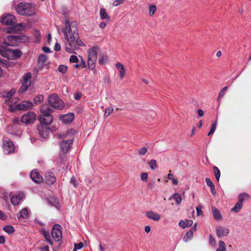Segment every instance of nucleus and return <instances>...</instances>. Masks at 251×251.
<instances>
[{
    "mask_svg": "<svg viewBox=\"0 0 251 251\" xmlns=\"http://www.w3.org/2000/svg\"><path fill=\"white\" fill-rule=\"evenodd\" d=\"M74 114L72 113L60 116V120L65 124L71 123L74 119Z\"/></svg>",
    "mask_w": 251,
    "mask_h": 251,
    "instance_id": "nucleus-15",
    "label": "nucleus"
},
{
    "mask_svg": "<svg viewBox=\"0 0 251 251\" xmlns=\"http://www.w3.org/2000/svg\"><path fill=\"white\" fill-rule=\"evenodd\" d=\"M44 100V96L42 95L36 96L34 99V102L36 104L41 102Z\"/></svg>",
    "mask_w": 251,
    "mask_h": 251,
    "instance_id": "nucleus-39",
    "label": "nucleus"
},
{
    "mask_svg": "<svg viewBox=\"0 0 251 251\" xmlns=\"http://www.w3.org/2000/svg\"><path fill=\"white\" fill-rule=\"evenodd\" d=\"M150 168L152 170H155L157 168V161L155 159H151L148 163Z\"/></svg>",
    "mask_w": 251,
    "mask_h": 251,
    "instance_id": "nucleus-38",
    "label": "nucleus"
},
{
    "mask_svg": "<svg viewBox=\"0 0 251 251\" xmlns=\"http://www.w3.org/2000/svg\"><path fill=\"white\" fill-rule=\"evenodd\" d=\"M216 251H226V244L222 240L219 241V247Z\"/></svg>",
    "mask_w": 251,
    "mask_h": 251,
    "instance_id": "nucleus-32",
    "label": "nucleus"
},
{
    "mask_svg": "<svg viewBox=\"0 0 251 251\" xmlns=\"http://www.w3.org/2000/svg\"><path fill=\"white\" fill-rule=\"evenodd\" d=\"M83 247V244L82 242H80L78 244H75L74 245V248L73 249V251H76L78 250L81 249Z\"/></svg>",
    "mask_w": 251,
    "mask_h": 251,
    "instance_id": "nucleus-49",
    "label": "nucleus"
},
{
    "mask_svg": "<svg viewBox=\"0 0 251 251\" xmlns=\"http://www.w3.org/2000/svg\"><path fill=\"white\" fill-rule=\"evenodd\" d=\"M99 26H100V28L103 29V28H104L106 27V23L105 22H101V23L100 24Z\"/></svg>",
    "mask_w": 251,
    "mask_h": 251,
    "instance_id": "nucleus-59",
    "label": "nucleus"
},
{
    "mask_svg": "<svg viewBox=\"0 0 251 251\" xmlns=\"http://www.w3.org/2000/svg\"><path fill=\"white\" fill-rule=\"evenodd\" d=\"M29 213V210L27 208H24L17 214V218L19 220L26 219L28 217Z\"/></svg>",
    "mask_w": 251,
    "mask_h": 251,
    "instance_id": "nucleus-21",
    "label": "nucleus"
},
{
    "mask_svg": "<svg viewBox=\"0 0 251 251\" xmlns=\"http://www.w3.org/2000/svg\"><path fill=\"white\" fill-rule=\"evenodd\" d=\"M156 11V7L155 5H152L150 6L149 8V15L150 16H152Z\"/></svg>",
    "mask_w": 251,
    "mask_h": 251,
    "instance_id": "nucleus-46",
    "label": "nucleus"
},
{
    "mask_svg": "<svg viewBox=\"0 0 251 251\" xmlns=\"http://www.w3.org/2000/svg\"><path fill=\"white\" fill-rule=\"evenodd\" d=\"M25 26V25L24 23H20L15 26L13 29L15 31H21L24 29Z\"/></svg>",
    "mask_w": 251,
    "mask_h": 251,
    "instance_id": "nucleus-43",
    "label": "nucleus"
},
{
    "mask_svg": "<svg viewBox=\"0 0 251 251\" xmlns=\"http://www.w3.org/2000/svg\"><path fill=\"white\" fill-rule=\"evenodd\" d=\"M81 94L79 93H75L74 94V98L75 100H79L81 97Z\"/></svg>",
    "mask_w": 251,
    "mask_h": 251,
    "instance_id": "nucleus-57",
    "label": "nucleus"
},
{
    "mask_svg": "<svg viewBox=\"0 0 251 251\" xmlns=\"http://www.w3.org/2000/svg\"><path fill=\"white\" fill-rule=\"evenodd\" d=\"M98 48L97 47H93L89 49L88 51V65L89 69L94 70L95 68V63L97 60V53Z\"/></svg>",
    "mask_w": 251,
    "mask_h": 251,
    "instance_id": "nucleus-5",
    "label": "nucleus"
},
{
    "mask_svg": "<svg viewBox=\"0 0 251 251\" xmlns=\"http://www.w3.org/2000/svg\"><path fill=\"white\" fill-rule=\"evenodd\" d=\"M107 61V57L106 56L102 55L99 58L98 62L100 65L105 64Z\"/></svg>",
    "mask_w": 251,
    "mask_h": 251,
    "instance_id": "nucleus-47",
    "label": "nucleus"
},
{
    "mask_svg": "<svg viewBox=\"0 0 251 251\" xmlns=\"http://www.w3.org/2000/svg\"><path fill=\"white\" fill-rule=\"evenodd\" d=\"M148 178V174L147 173H143L141 174V179L144 182H147Z\"/></svg>",
    "mask_w": 251,
    "mask_h": 251,
    "instance_id": "nucleus-50",
    "label": "nucleus"
},
{
    "mask_svg": "<svg viewBox=\"0 0 251 251\" xmlns=\"http://www.w3.org/2000/svg\"><path fill=\"white\" fill-rule=\"evenodd\" d=\"M196 210H197V214L198 216L201 215L202 211H201V208H200L199 207H197Z\"/></svg>",
    "mask_w": 251,
    "mask_h": 251,
    "instance_id": "nucleus-58",
    "label": "nucleus"
},
{
    "mask_svg": "<svg viewBox=\"0 0 251 251\" xmlns=\"http://www.w3.org/2000/svg\"><path fill=\"white\" fill-rule=\"evenodd\" d=\"M51 235L56 241H60L62 238L61 227L59 225H55L51 230Z\"/></svg>",
    "mask_w": 251,
    "mask_h": 251,
    "instance_id": "nucleus-11",
    "label": "nucleus"
},
{
    "mask_svg": "<svg viewBox=\"0 0 251 251\" xmlns=\"http://www.w3.org/2000/svg\"><path fill=\"white\" fill-rule=\"evenodd\" d=\"M193 236V230H190L186 234L184 235L183 237V240L185 242H187L188 240L192 239Z\"/></svg>",
    "mask_w": 251,
    "mask_h": 251,
    "instance_id": "nucleus-34",
    "label": "nucleus"
},
{
    "mask_svg": "<svg viewBox=\"0 0 251 251\" xmlns=\"http://www.w3.org/2000/svg\"><path fill=\"white\" fill-rule=\"evenodd\" d=\"M73 130L67 131L66 134L61 135L63 140L60 142V147L64 153H67L70 149L74 141Z\"/></svg>",
    "mask_w": 251,
    "mask_h": 251,
    "instance_id": "nucleus-3",
    "label": "nucleus"
},
{
    "mask_svg": "<svg viewBox=\"0 0 251 251\" xmlns=\"http://www.w3.org/2000/svg\"><path fill=\"white\" fill-rule=\"evenodd\" d=\"M100 16L101 20H105L107 22H108L110 20V16L107 13L106 10L104 7L100 8Z\"/></svg>",
    "mask_w": 251,
    "mask_h": 251,
    "instance_id": "nucleus-24",
    "label": "nucleus"
},
{
    "mask_svg": "<svg viewBox=\"0 0 251 251\" xmlns=\"http://www.w3.org/2000/svg\"><path fill=\"white\" fill-rule=\"evenodd\" d=\"M151 230V227L149 226H147L145 227V231L147 233H149Z\"/></svg>",
    "mask_w": 251,
    "mask_h": 251,
    "instance_id": "nucleus-61",
    "label": "nucleus"
},
{
    "mask_svg": "<svg viewBox=\"0 0 251 251\" xmlns=\"http://www.w3.org/2000/svg\"><path fill=\"white\" fill-rule=\"evenodd\" d=\"M193 224V222L192 220H186L185 221L180 220L178 223V225L179 226L183 228H185L186 227H188L191 226Z\"/></svg>",
    "mask_w": 251,
    "mask_h": 251,
    "instance_id": "nucleus-27",
    "label": "nucleus"
},
{
    "mask_svg": "<svg viewBox=\"0 0 251 251\" xmlns=\"http://www.w3.org/2000/svg\"><path fill=\"white\" fill-rule=\"evenodd\" d=\"M78 61V58L76 55H71L70 58V61L71 63H76Z\"/></svg>",
    "mask_w": 251,
    "mask_h": 251,
    "instance_id": "nucleus-52",
    "label": "nucleus"
},
{
    "mask_svg": "<svg viewBox=\"0 0 251 251\" xmlns=\"http://www.w3.org/2000/svg\"><path fill=\"white\" fill-rule=\"evenodd\" d=\"M25 195L23 193H19L14 195L11 198V202L14 205H18L24 199Z\"/></svg>",
    "mask_w": 251,
    "mask_h": 251,
    "instance_id": "nucleus-14",
    "label": "nucleus"
},
{
    "mask_svg": "<svg viewBox=\"0 0 251 251\" xmlns=\"http://www.w3.org/2000/svg\"><path fill=\"white\" fill-rule=\"evenodd\" d=\"M147 217L154 221H158L161 219V215L158 213H155L152 211H148L146 213Z\"/></svg>",
    "mask_w": 251,
    "mask_h": 251,
    "instance_id": "nucleus-22",
    "label": "nucleus"
},
{
    "mask_svg": "<svg viewBox=\"0 0 251 251\" xmlns=\"http://www.w3.org/2000/svg\"><path fill=\"white\" fill-rule=\"evenodd\" d=\"M243 202L239 201L236 203L235 206L231 209V211L234 212L235 213L239 212L243 206Z\"/></svg>",
    "mask_w": 251,
    "mask_h": 251,
    "instance_id": "nucleus-31",
    "label": "nucleus"
},
{
    "mask_svg": "<svg viewBox=\"0 0 251 251\" xmlns=\"http://www.w3.org/2000/svg\"><path fill=\"white\" fill-rule=\"evenodd\" d=\"M227 87L226 86V87H224L223 88H222V89L220 91V92L219 93V96H218V99H219L221 97H222L224 95L225 92L227 89Z\"/></svg>",
    "mask_w": 251,
    "mask_h": 251,
    "instance_id": "nucleus-53",
    "label": "nucleus"
},
{
    "mask_svg": "<svg viewBox=\"0 0 251 251\" xmlns=\"http://www.w3.org/2000/svg\"><path fill=\"white\" fill-rule=\"evenodd\" d=\"M45 180L48 184H52L56 181V177L52 172H47L45 175Z\"/></svg>",
    "mask_w": 251,
    "mask_h": 251,
    "instance_id": "nucleus-20",
    "label": "nucleus"
},
{
    "mask_svg": "<svg viewBox=\"0 0 251 251\" xmlns=\"http://www.w3.org/2000/svg\"><path fill=\"white\" fill-rule=\"evenodd\" d=\"M167 177L169 180L172 181L173 184L174 185H176L178 184V182L177 179L174 177V176L172 174H169Z\"/></svg>",
    "mask_w": 251,
    "mask_h": 251,
    "instance_id": "nucleus-40",
    "label": "nucleus"
},
{
    "mask_svg": "<svg viewBox=\"0 0 251 251\" xmlns=\"http://www.w3.org/2000/svg\"><path fill=\"white\" fill-rule=\"evenodd\" d=\"M209 243L213 247H215L216 241L215 239L213 238L211 234H210L209 236Z\"/></svg>",
    "mask_w": 251,
    "mask_h": 251,
    "instance_id": "nucleus-48",
    "label": "nucleus"
},
{
    "mask_svg": "<svg viewBox=\"0 0 251 251\" xmlns=\"http://www.w3.org/2000/svg\"><path fill=\"white\" fill-rule=\"evenodd\" d=\"M228 228L224 226H218L216 229L217 235L219 238L226 236L229 233Z\"/></svg>",
    "mask_w": 251,
    "mask_h": 251,
    "instance_id": "nucleus-18",
    "label": "nucleus"
},
{
    "mask_svg": "<svg viewBox=\"0 0 251 251\" xmlns=\"http://www.w3.org/2000/svg\"><path fill=\"white\" fill-rule=\"evenodd\" d=\"M36 115L33 112H28L27 113L23 115L21 118V122L26 125H29L33 123L36 120Z\"/></svg>",
    "mask_w": 251,
    "mask_h": 251,
    "instance_id": "nucleus-9",
    "label": "nucleus"
},
{
    "mask_svg": "<svg viewBox=\"0 0 251 251\" xmlns=\"http://www.w3.org/2000/svg\"><path fill=\"white\" fill-rule=\"evenodd\" d=\"M3 230L10 234L13 233L15 231L14 227L10 225L5 226L3 227Z\"/></svg>",
    "mask_w": 251,
    "mask_h": 251,
    "instance_id": "nucleus-35",
    "label": "nucleus"
},
{
    "mask_svg": "<svg viewBox=\"0 0 251 251\" xmlns=\"http://www.w3.org/2000/svg\"><path fill=\"white\" fill-rule=\"evenodd\" d=\"M13 123L15 124H18L20 123L19 118L18 117H15L13 119Z\"/></svg>",
    "mask_w": 251,
    "mask_h": 251,
    "instance_id": "nucleus-62",
    "label": "nucleus"
},
{
    "mask_svg": "<svg viewBox=\"0 0 251 251\" xmlns=\"http://www.w3.org/2000/svg\"><path fill=\"white\" fill-rule=\"evenodd\" d=\"M116 67L119 70L121 79H123L125 77L126 74V70L124 65L120 62H117L116 64Z\"/></svg>",
    "mask_w": 251,
    "mask_h": 251,
    "instance_id": "nucleus-25",
    "label": "nucleus"
},
{
    "mask_svg": "<svg viewBox=\"0 0 251 251\" xmlns=\"http://www.w3.org/2000/svg\"><path fill=\"white\" fill-rule=\"evenodd\" d=\"M18 98L12 97L10 99H5L4 102L9 105L8 110L10 111L11 107H15L18 104Z\"/></svg>",
    "mask_w": 251,
    "mask_h": 251,
    "instance_id": "nucleus-23",
    "label": "nucleus"
},
{
    "mask_svg": "<svg viewBox=\"0 0 251 251\" xmlns=\"http://www.w3.org/2000/svg\"><path fill=\"white\" fill-rule=\"evenodd\" d=\"M42 251H49V247L48 246H44L41 248Z\"/></svg>",
    "mask_w": 251,
    "mask_h": 251,
    "instance_id": "nucleus-64",
    "label": "nucleus"
},
{
    "mask_svg": "<svg viewBox=\"0 0 251 251\" xmlns=\"http://www.w3.org/2000/svg\"><path fill=\"white\" fill-rule=\"evenodd\" d=\"M2 148L5 154L12 153L15 151V147L13 143L9 139L3 140Z\"/></svg>",
    "mask_w": 251,
    "mask_h": 251,
    "instance_id": "nucleus-10",
    "label": "nucleus"
},
{
    "mask_svg": "<svg viewBox=\"0 0 251 251\" xmlns=\"http://www.w3.org/2000/svg\"><path fill=\"white\" fill-rule=\"evenodd\" d=\"M124 2L123 0H115L113 3V6H118Z\"/></svg>",
    "mask_w": 251,
    "mask_h": 251,
    "instance_id": "nucleus-54",
    "label": "nucleus"
},
{
    "mask_svg": "<svg viewBox=\"0 0 251 251\" xmlns=\"http://www.w3.org/2000/svg\"><path fill=\"white\" fill-rule=\"evenodd\" d=\"M15 17L9 14L6 16H3L1 20V23L5 25H12L15 22Z\"/></svg>",
    "mask_w": 251,
    "mask_h": 251,
    "instance_id": "nucleus-12",
    "label": "nucleus"
},
{
    "mask_svg": "<svg viewBox=\"0 0 251 251\" xmlns=\"http://www.w3.org/2000/svg\"><path fill=\"white\" fill-rule=\"evenodd\" d=\"M61 49V47H60V45L59 44H58V43H56L55 45H54V50L56 51H59Z\"/></svg>",
    "mask_w": 251,
    "mask_h": 251,
    "instance_id": "nucleus-56",
    "label": "nucleus"
},
{
    "mask_svg": "<svg viewBox=\"0 0 251 251\" xmlns=\"http://www.w3.org/2000/svg\"><path fill=\"white\" fill-rule=\"evenodd\" d=\"M38 130L42 138L45 139L48 137L50 130L46 126L41 125L38 126Z\"/></svg>",
    "mask_w": 251,
    "mask_h": 251,
    "instance_id": "nucleus-16",
    "label": "nucleus"
},
{
    "mask_svg": "<svg viewBox=\"0 0 251 251\" xmlns=\"http://www.w3.org/2000/svg\"><path fill=\"white\" fill-rule=\"evenodd\" d=\"M30 178L35 182L38 183L42 181V176L36 170H33L30 173Z\"/></svg>",
    "mask_w": 251,
    "mask_h": 251,
    "instance_id": "nucleus-17",
    "label": "nucleus"
},
{
    "mask_svg": "<svg viewBox=\"0 0 251 251\" xmlns=\"http://www.w3.org/2000/svg\"><path fill=\"white\" fill-rule=\"evenodd\" d=\"M67 70V67L65 65H60L58 67V70L60 72L64 74Z\"/></svg>",
    "mask_w": 251,
    "mask_h": 251,
    "instance_id": "nucleus-51",
    "label": "nucleus"
},
{
    "mask_svg": "<svg viewBox=\"0 0 251 251\" xmlns=\"http://www.w3.org/2000/svg\"><path fill=\"white\" fill-rule=\"evenodd\" d=\"M17 127L14 125H10L7 126V132L13 135H19L21 133L20 130H16Z\"/></svg>",
    "mask_w": 251,
    "mask_h": 251,
    "instance_id": "nucleus-30",
    "label": "nucleus"
},
{
    "mask_svg": "<svg viewBox=\"0 0 251 251\" xmlns=\"http://www.w3.org/2000/svg\"><path fill=\"white\" fill-rule=\"evenodd\" d=\"M16 92V89L13 88L10 91H4L2 93V95L3 97L5 98V99H10L13 97Z\"/></svg>",
    "mask_w": 251,
    "mask_h": 251,
    "instance_id": "nucleus-29",
    "label": "nucleus"
},
{
    "mask_svg": "<svg viewBox=\"0 0 251 251\" xmlns=\"http://www.w3.org/2000/svg\"><path fill=\"white\" fill-rule=\"evenodd\" d=\"M33 106V103L31 101L23 100L17 104L15 107H11L10 112H14L16 110H27L31 109Z\"/></svg>",
    "mask_w": 251,
    "mask_h": 251,
    "instance_id": "nucleus-7",
    "label": "nucleus"
},
{
    "mask_svg": "<svg viewBox=\"0 0 251 251\" xmlns=\"http://www.w3.org/2000/svg\"><path fill=\"white\" fill-rule=\"evenodd\" d=\"M39 119L41 123L45 125H50L53 120L51 115H40Z\"/></svg>",
    "mask_w": 251,
    "mask_h": 251,
    "instance_id": "nucleus-13",
    "label": "nucleus"
},
{
    "mask_svg": "<svg viewBox=\"0 0 251 251\" xmlns=\"http://www.w3.org/2000/svg\"><path fill=\"white\" fill-rule=\"evenodd\" d=\"M250 196L246 193H241L238 196L239 201L243 202L244 201L250 198Z\"/></svg>",
    "mask_w": 251,
    "mask_h": 251,
    "instance_id": "nucleus-33",
    "label": "nucleus"
},
{
    "mask_svg": "<svg viewBox=\"0 0 251 251\" xmlns=\"http://www.w3.org/2000/svg\"><path fill=\"white\" fill-rule=\"evenodd\" d=\"M148 149L147 147H143L138 150L139 154L141 155H144L148 152Z\"/></svg>",
    "mask_w": 251,
    "mask_h": 251,
    "instance_id": "nucleus-45",
    "label": "nucleus"
},
{
    "mask_svg": "<svg viewBox=\"0 0 251 251\" xmlns=\"http://www.w3.org/2000/svg\"><path fill=\"white\" fill-rule=\"evenodd\" d=\"M31 77L32 75L30 73H27L23 75V81L22 82V86L18 90L19 93H23L30 86L31 84Z\"/></svg>",
    "mask_w": 251,
    "mask_h": 251,
    "instance_id": "nucleus-8",
    "label": "nucleus"
},
{
    "mask_svg": "<svg viewBox=\"0 0 251 251\" xmlns=\"http://www.w3.org/2000/svg\"><path fill=\"white\" fill-rule=\"evenodd\" d=\"M24 36L9 35L7 37L8 43L4 42L0 43V54L9 59H15L21 56L22 53L18 50H13L9 48V46H16L17 43L22 42Z\"/></svg>",
    "mask_w": 251,
    "mask_h": 251,
    "instance_id": "nucleus-2",
    "label": "nucleus"
},
{
    "mask_svg": "<svg viewBox=\"0 0 251 251\" xmlns=\"http://www.w3.org/2000/svg\"><path fill=\"white\" fill-rule=\"evenodd\" d=\"M210 190H211V192L212 194L213 195H215L216 192V190H215V186L210 187Z\"/></svg>",
    "mask_w": 251,
    "mask_h": 251,
    "instance_id": "nucleus-63",
    "label": "nucleus"
},
{
    "mask_svg": "<svg viewBox=\"0 0 251 251\" xmlns=\"http://www.w3.org/2000/svg\"><path fill=\"white\" fill-rule=\"evenodd\" d=\"M213 216L216 220H221L222 219V216L221 214L220 211L215 207L212 206L211 207Z\"/></svg>",
    "mask_w": 251,
    "mask_h": 251,
    "instance_id": "nucleus-28",
    "label": "nucleus"
},
{
    "mask_svg": "<svg viewBox=\"0 0 251 251\" xmlns=\"http://www.w3.org/2000/svg\"><path fill=\"white\" fill-rule=\"evenodd\" d=\"M15 9L17 13L22 15L30 16L35 13V7L30 3L21 2Z\"/></svg>",
    "mask_w": 251,
    "mask_h": 251,
    "instance_id": "nucleus-4",
    "label": "nucleus"
},
{
    "mask_svg": "<svg viewBox=\"0 0 251 251\" xmlns=\"http://www.w3.org/2000/svg\"><path fill=\"white\" fill-rule=\"evenodd\" d=\"M41 115H51L52 110L48 104H43L40 109Z\"/></svg>",
    "mask_w": 251,
    "mask_h": 251,
    "instance_id": "nucleus-26",
    "label": "nucleus"
},
{
    "mask_svg": "<svg viewBox=\"0 0 251 251\" xmlns=\"http://www.w3.org/2000/svg\"><path fill=\"white\" fill-rule=\"evenodd\" d=\"M5 239L4 236L3 235H0V244H4L5 243Z\"/></svg>",
    "mask_w": 251,
    "mask_h": 251,
    "instance_id": "nucleus-60",
    "label": "nucleus"
},
{
    "mask_svg": "<svg viewBox=\"0 0 251 251\" xmlns=\"http://www.w3.org/2000/svg\"><path fill=\"white\" fill-rule=\"evenodd\" d=\"M47 56L44 54L40 55L38 59V66L41 69H43L47 65Z\"/></svg>",
    "mask_w": 251,
    "mask_h": 251,
    "instance_id": "nucleus-19",
    "label": "nucleus"
},
{
    "mask_svg": "<svg viewBox=\"0 0 251 251\" xmlns=\"http://www.w3.org/2000/svg\"><path fill=\"white\" fill-rule=\"evenodd\" d=\"M205 182L206 184L210 187L215 186L213 183L211 181V180L209 178H205Z\"/></svg>",
    "mask_w": 251,
    "mask_h": 251,
    "instance_id": "nucleus-55",
    "label": "nucleus"
},
{
    "mask_svg": "<svg viewBox=\"0 0 251 251\" xmlns=\"http://www.w3.org/2000/svg\"><path fill=\"white\" fill-rule=\"evenodd\" d=\"M114 109L112 107L109 106L105 109L104 117L106 118L110 115L113 113Z\"/></svg>",
    "mask_w": 251,
    "mask_h": 251,
    "instance_id": "nucleus-36",
    "label": "nucleus"
},
{
    "mask_svg": "<svg viewBox=\"0 0 251 251\" xmlns=\"http://www.w3.org/2000/svg\"><path fill=\"white\" fill-rule=\"evenodd\" d=\"M172 198L176 201L177 204H179L181 202L182 198L180 194L175 193L172 196Z\"/></svg>",
    "mask_w": 251,
    "mask_h": 251,
    "instance_id": "nucleus-37",
    "label": "nucleus"
},
{
    "mask_svg": "<svg viewBox=\"0 0 251 251\" xmlns=\"http://www.w3.org/2000/svg\"><path fill=\"white\" fill-rule=\"evenodd\" d=\"M65 24V26L62 29V31L66 40L65 50L68 52L72 53L74 50L85 45L79 38L76 22H70L66 20Z\"/></svg>",
    "mask_w": 251,
    "mask_h": 251,
    "instance_id": "nucleus-1",
    "label": "nucleus"
},
{
    "mask_svg": "<svg viewBox=\"0 0 251 251\" xmlns=\"http://www.w3.org/2000/svg\"><path fill=\"white\" fill-rule=\"evenodd\" d=\"M48 101L52 107L61 109L64 107V102L56 94H51L49 96Z\"/></svg>",
    "mask_w": 251,
    "mask_h": 251,
    "instance_id": "nucleus-6",
    "label": "nucleus"
},
{
    "mask_svg": "<svg viewBox=\"0 0 251 251\" xmlns=\"http://www.w3.org/2000/svg\"><path fill=\"white\" fill-rule=\"evenodd\" d=\"M213 170H214V174H215V177L216 178V179L219 181V179H220V176H221V173H220V170L216 166H214L213 167Z\"/></svg>",
    "mask_w": 251,
    "mask_h": 251,
    "instance_id": "nucleus-41",
    "label": "nucleus"
},
{
    "mask_svg": "<svg viewBox=\"0 0 251 251\" xmlns=\"http://www.w3.org/2000/svg\"><path fill=\"white\" fill-rule=\"evenodd\" d=\"M43 234L44 237L45 238L46 241L50 244L52 245V241L51 240V239L50 238V233L48 232H47V231H44L43 232Z\"/></svg>",
    "mask_w": 251,
    "mask_h": 251,
    "instance_id": "nucleus-42",
    "label": "nucleus"
},
{
    "mask_svg": "<svg viewBox=\"0 0 251 251\" xmlns=\"http://www.w3.org/2000/svg\"><path fill=\"white\" fill-rule=\"evenodd\" d=\"M217 127V121H216L212 125L210 130L208 133V136H210L214 133Z\"/></svg>",
    "mask_w": 251,
    "mask_h": 251,
    "instance_id": "nucleus-44",
    "label": "nucleus"
}]
</instances>
